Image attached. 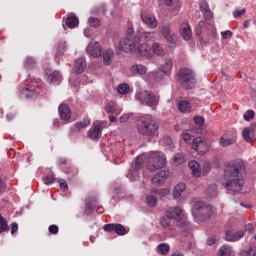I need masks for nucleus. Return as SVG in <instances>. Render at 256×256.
<instances>
[{"instance_id": "obj_1", "label": "nucleus", "mask_w": 256, "mask_h": 256, "mask_svg": "<svg viewBox=\"0 0 256 256\" xmlns=\"http://www.w3.org/2000/svg\"><path fill=\"white\" fill-rule=\"evenodd\" d=\"M241 169H243L241 165L231 163L225 167L224 179H226V183H224V187L228 191H232L233 193L243 191L245 180H243V176L241 175Z\"/></svg>"}, {"instance_id": "obj_2", "label": "nucleus", "mask_w": 256, "mask_h": 256, "mask_svg": "<svg viewBox=\"0 0 256 256\" xmlns=\"http://www.w3.org/2000/svg\"><path fill=\"white\" fill-rule=\"evenodd\" d=\"M136 125L139 135H143L144 137H154L155 133L159 131L157 120L149 114L140 116Z\"/></svg>"}, {"instance_id": "obj_3", "label": "nucleus", "mask_w": 256, "mask_h": 256, "mask_svg": "<svg viewBox=\"0 0 256 256\" xmlns=\"http://www.w3.org/2000/svg\"><path fill=\"white\" fill-rule=\"evenodd\" d=\"M166 213L170 217H178L172 218L173 221H175L178 229H181V231H184V233L191 231V221H189L188 217L183 214V209L177 206L170 207L167 209Z\"/></svg>"}, {"instance_id": "obj_4", "label": "nucleus", "mask_w": 256, "mask_h": 256, "mask_svg": "<svg viewBox=\"0 0 256 256\" xmlns=\"http://www.w3.org/2000/svg\"><path fill=\"white\" fill-rule=\"evenodd\" d=\"M192 216L196 221H207L213 217V206L204 201H196L192 205Z\"/></svg>"}, {"instance_id": "obj_5", "label": "nucleus", "mask_w": 256, "mask_h": 256, "mask_svg": "<svg viewBox=\"0 0 256 256\" xmlns=\"http://www.w3.org/2000/svg\"><path fill=\"white\" fill-rule=\"evenodd\" d=\"M178 81L181 87H184L186 90L195 89V85H197L195 74H193V71L187 68H182L178 72Z\"/></svg>"}, {"instance_id": "obj_6", "label": "nucleus", "mask_w": 256, "mask_h": 256, "mask_svg": "<svg viewBox=\"0 0 256 256\" xmlns=\"http://www.w3.org/2000/svg\"><path fill=\"white\" fill-rule=\"evenodd\" d=\"M141 43V37L137 35H128L119 42L118 49L124 53H133L137 51V45Z\"/></svg>"}, {"instance_id": "obj_7", "label": "nucleus", "mask_w": 256, "mask_h": 256, "mask_svg": "<svg viewBox=\"0 0 256 256\" xmlns=\"http://www.w3.org/2000/svg\"><path fill=\"white\" fill-rule=\"evenodd\" d=\"M135 97L141 105H146V107H157L159 105V95H155L149 90L136 92Z\"/></svg>"}, {"instance_id": "obj_8", "label": "nucleus", "mask_w": 256, "mask_h": 256, "mask_svg": "<svg viewBox=\"0 0 256 256\" xmlns=\"http://www.w3.org/2000/svg\"><path fill=\"white\" fill-rule=\"evenodd\" d=\"M167 165V160H165V154L163 152H151L148 157V169L152 173L158 171V169H163Z\"/></svg>"}, {"instance_id": "obj_9", "label": "nucleus", "mask_w": 256, "mask_h": 256, "mask_svg": "<svg viewBox=\"0 0 256 256\" xmlns=\"http://www.w3.org/2000/svg\"><path fill=\"white\" fill-rule=\"evenodd\" d=\"M39 89V80H33L29 78L24 88L20 91V94L22 97H25L26 99H31L37 95V90Z\"/></svg>"}, {"instance_id": "obj_10", "label": "nucleus", "mask_w": 256, "mask_h": 256, "mask_svg": "<svg viewBox=\"0 0 256 256\" xmlns=\"http://www.w3.org/2000/svg\"><path fill=\"white\" fill-rule=\"evenodd\" d=\"M46 79L50 85H59L63 81V76L59 70H53L52 68H46L44 71Z\"/></svg>"}, {"instance_id": "obj_11", "label": "nucleus", "mask_w": 256, "mask_h": 256, "mask_svg": "<svg viewBox=\"0 0 256 256\" xmlns=\"http://www.w3.org/2000/svg\"><path fill=\"white\" fill-rule=\"evenodd\" d=\"M104 231L107 233H117V235L123 236L129 233V230L123 226V224H106L104 225Z\"/></svg>"}, {"instance_id": "obj_12", "label": "nucleus", "mask_w": 256, "mask_h": 256, "mask_svg": "<svg viewBox=\"0 0 256 256\" xmlns=\"http://www.w3.org/2000/svg\"><path fill=\"white\" fill-rule=\"evenodd\" d=\"M160 33L166 39L167 43H171L172 45H175V43H177V35L171 33V26L169 25L162 26L160 28Z\"/></svg>"}, {"instance_id": "obj_13", "label": "nucleus", "mask_w": 256, "mask_h": 256, "mask_svg": "<svg viewBox=\"0 0 256 256\" xmlns=\"http://www.w3.org/2000/svg\"><path fill=\"white\" fill-rule=\"evenodd\" d=\"M86 52L88 55H91V57H101V44H99V42L91 41L86 48Z\"/></svg>"}, {"instance_id": "obj_14", "label": "nucleus", "mask_w": 256, "mask_h": 256, "mask_svg": "<svg viewBox=\"0 0 256 256\" xmlns=\"http://www.w3.org/2000/svg\"><path fill=\"white\" fill-rule=\"evenodd\" d=\"M169 175V171L161 170L159 173L152 177L151 181L153 185H163V183H165V181H167L169 178Z\"/></svg>"}, {"instance_id": "obj_15", "label": "nucleus", "mask_w": 256, "mask_h": 256, "mask_svg": "<svg viewBox=\"0 0 256 256\" xmlns=\"http://www.w3.org/2000/svg\"><path fill=\"white\" fill-rule=\"evenodd\" d=\"M58 113L62 121H69V119H71V108L68 104H60L58 107Z\"/></svg>"}, {"instance_id": "obj_16", "label": "nucleus", "mask_w": 256, "mask_h": 256, "mask_svg": "<svg viewBox=\"0 0 256 256\" xmlns=\"http://www.w3.org/2000/svg\"><path fill=\"white\" fill-rule=\"evenodd\" d=\"M102 131L103 127H101V124H93V128H90L88 131V137L92 139V141H99Z\"/></svg>"}, {"instance_id": "obj_17", "label": "nucleus", "mask_w": 256, "mask_h": 256, "mask_svg": "<svg viewBox=\"0 0 256 256\" xmlns=\"http://www.w3.org/2000/svg\"><path fill=\"white\" fill-rule=\"evenodd\" d=\"M173 219H178V216H170L166 213V215L160 218V225L166 231H172L173 226L171 225Z\"/></svg>"}, {"instance_id": "obj_18", "label": "nucleus", "mask_w": 256, "mask_h": 256, "mask_svg": "<svg viewBox=\"0 0 256 256\" xmlns=\"http://www.w3.org/2000/svg\"><path fill=\"white\" fill-rule=\"evenodd\" d=\"M245 237V231L240 230V231H233V230H228L226 231L225 239L230 242H235L239 241L240 239H243Z\"/></svg>"}, {"instance_id": "obj_19", "label": "nucleus", "mask_w": 256, "mask_h": 256, "mask_svg": "<svg viewBox=\"0 0 256 256\" xmlns=\"http://www.w3.org/2000/svg\"><path fill=\"white\" fill-rule=\"evenodd\" d=\"M141 19L144 25H147L149 29H157V18L154 15L142 14Z\"/></svg>"}, {"instance_id": "obj_20", "label": "nucleus", "mask_w": 256, "mask_h": 256, "mask_svg": "<svg viewBox=\"0 0 256 256\" xmlns=\"http://www.w3.org/2000/svg\"><path fill=\"white\" fill-rule=\"evenodd\" d=\"M136 53H138V55H140V57H151V48L149 47V45H147V43H141L139 42L136 46Z\"/></svg>"}, {"instance_id": "obj_21", "label": "nucleus", "mask_w": 256, "mask_h": 256, "mask_svg": "<svg viewBox=\"0 0 256 256\" xmlns=\"http://www.w3.org/2000/svg\"><path fill=\"white\" fill-rule=\"evenodd\" d=\"M180 35L183 37L184 41H191L193 33L191 32V26L189 25V22H185L181 25Z\"/></svg>"}, {"instance_id": "obj_22", "label": "nucleus", "mask_w": 256, "mask_h": 256, "mask_svg": "<svg viewBox=\"0 0 256 256\" xmlns=\"http://www.w3.org/2000/svg\"><path fill=\"white\" fill-rule=\"evenodd\" d=\"M255 131L256 129L252 126V124L250 125V127H246L243 129L242 137L244 141H246V143H251V141H253L255 137Z\"/></svg>"}, {"instance_id": "obj_23", "label": "nucleus", "mask_w": 256, "mask_h": 256, "mask_svg": "<svg viewBox=\"0 0 256 256\" xmlns=\"http://www.w3.org/2000/svg\"><path fill=\"white\" fill-rule=\"evenodd\" d=\"M205 147L207 145L205 144V141H203V138H194L192 141V149L196 151L197 153H205Z\"/></svg>"}, {"instance_id": "obj_24", "label": "nucleus", "mask_w": 256, "mask_h": 256, "mask_svg": "<svg viewBox=\"0 0 256 256\" xmlns=\"http://www.w3.org/2000/svg\"><path fill=\"white\" fill-rule=\"evenodd\" d=\"M87 67V62L85 61V58H78L75 61L74 71L77 73V75H81L83 71H85V68Z\"/></svg>"}, {"instance_id": "obj_25", "label": "nucleus", "mask_w": 256, "mask_h": 256, "mask_svg": "<svg viewBox=\"0 0 256 256\" xmlns=\"http://www.w3.org/2000/svg\"><path fill=\"white\" fill-rule=\"evenodd\" d=\"M178 110L180 111V113H191L192 111L191 102L187 100L179 101Z\"/></svg>"}, {"instance_id": "obj_26", "label": "nucleus", "mask_w": 256, "mask_h": 256, "mask_svg": "<svg viewBox=\"0 0 256 256\" xmlns=\"http://www.w3.org/2000/svg\"><path fill=\"white\" fill-rule=\"evenodd\" d=\"M91 125V119H83L80 122H76L74 127L71 128V131H81V129H86Z\"/></svg>"}, {"instance_id": "obj_27", "label": "nucleus", "mask_w": 256, "mask_h": 256, "mask_svg": "<svg viewBox=\"0 0 256 256\" xmlns=\"http://www.w3.org/2000/svg\"><path fill=\"white\" fill-rule=\"evenodd\" d=\"M98 203H99V200L97 199V197H90L86 203L85 212L91 213V211H93V209L97 207Z\"/></svg>"}, {"instance_id": "obj_28", "label": "nucleus", "mask_w": 256, "mask_h": 256, "mask_svg": "<svg viewBox=\"0 0 256 256\" xmlns=\"http://www.w3.org/2000/svg\"><path fill=\"white\" fill-rule=\"evenodd\" d=\"M65 25L69 29H75V27H79V17L77 16H69L65 20Z\"/></svg>"}, {"instance_id": "obj_29", "label": "nucleus", "mask_w": 256, "mask_h": 256, "mask_svg": "<svg viewBox=\"0 0 256 256\" xmlns=\"http://www.w3.org/2000/svg\"><path fill=\"white\" fill-rule=\"evenodd\" d=\"M114 56H115V52L113 51V49H108L104 51L102 54L104 64L111 65Z\"/></svg>"}, {"instance_id": "obj_30", "label": "nucleus", "mask_w": 256, "mask_h": 256, "mask_svg": "<svg viewBox=\"0 0 256 256\" xmlns=\"http://www.w3.org/2000/svg\"><path fill=\"white\" fill-rule=\"evenodd\" d=\"M132 75H145L147 68L141 64H136L130 68Z\"/></svg>"}, {"instance_id": "obj_31", "label": "nucleus", "mask_w": 256, "mask_h": 256, "mask_svg": "<svg viewBox=\"0 0 256 256\" xmlns=\"http://www.w3.org/2000/svg\"><path fill=\"white\" fill-rule=\"evenodd\" d=\"M232 255H233V248H231V246L227 244L221 246L217 253V256H232Z\"/></svg>"}, {"instance_id": "obj_32", "label": "nucleus", "mask_w": 256, "mask_h": 256, "mask_svg": "<svg viewBox=\"0 0 256 256\" xmlns=\"http://www.w3.org/2000/svg\"><path fill=\"white\" fill-rule=\"evenodd\" d=\"M188 167L191 169L192 174L194 175V177H200L201 176V171L199 170V162H197L195 160H191L188 163Z\"/></svg>"}, {"instance_id": "obj_33", "label": "nucleus", "mask_w": 256, "mask_h": 256, "mask_svg": "<svg viewBox=\"0 0 256 256\" xmlns=\"http://www.w3.org/2000/svg\"><path fill=\"white\" fill-rule=\"evenodd\" d=\"M185 189H187V185H185V183H179L176 185L173 191L174 199H179V197H181V193H183Z\"/></svg>"}, {"instance_id": "obj_34", "label": "nucleus", "mask_w": 256, "mask_h": 256, "mask_svg": "<svg viewBox=\"0 0 256 256\" xmlns=\"http://www.w3.org/2000/svg\"><path fill=\"white\" fill-rule=\"evenodd\" d=\"M234 143H235V139L229 138V136H227V134H224L219 140V144L221 145V147H229L230 145H233Z\"/></svg>"}, {"instance_id": "obj_35", "label": "nucleus", "mask_w": 256, "mask_h": 256, "mask_svg": "<svg viewBox=\"0 0 256 256\" xmlns=\"http://www.w3.org/2000/svg\"><path fill=\"white\" fill-rule=\"evenodd\" d=\"M24 67L28 70L35 69V67H37V60L31 56L26 57Z\"/></svg>"}, {"instance_id": "obj_36", "label": "nucleus", "mask_w": 256, "mask_h": 256, "mask_svg": "<svg viewBox=\"0 0 256 256\" xmlns=\"http://www.w3.org/2000/svg\"><path fill=\"white\" fill-rule=\"evenodd\" d=\"M171 69H173V60L171 59L167 60L160 66V71H162L164 75H169V73H171Z\"/></svg>"}, {"instance_id": "obj_37", "label": "nucleus", "mask_w": 256, "mask_h": 256, "mask_svg": "<svg viewBox=\"0 0 256 256\" xmlns=\"http://www.w3.org/2000/svg\"><path fill=\"white\" fill-rule=\"evenodd\" d=\"M152 51L154 55H157L158 57H163V55H165V49H163V46L158 42L153 43Z\"/></svg>"}, {"instance_id": "obj_38", "label": "nucleus", "mask_w": 256, "mask_h": 256, "mask_svg": "<svg viewBox=\"0 0 256 256\" xmlns=\"http://www.w3.org/2000/svg\"><path fill=\"white\" fill-rule=\"evenodd\" d=\"M150 79H153L154 81H156L157 83H159V81H163V78L165 77V74L163 71L160 70H156L154 72H151L149 74Z\"/></svg>"}, {"instance_id": "obj_39", "label": "nucleus", "mask_w": 256, "mask_h": 256, "mask_svg": "<svg viewBox=\"0 0 256 256\" xmlns=\"http://www.w3.org/2000/svg\"><path fill=\"white\" fill-rule=\"evenodd\" d=\"M240 256H256V246H249L239 252Z\"/></svg>"}, {"instance_id": "obj_40", "label": "nucleus", "mask_w": 256, "mask_h": 256, "mask_svg": "<svg viewBox=\"0 0 256 256\" xmlns=\"http://www.w3.org/2000/svg\"><path fill=\"white\" fill-rule=\"evenodd\" d=\"M144 162H145V155L142 154L136 158L135 165H134V169L136 172L141 171Z\"/></svg>"}, {"instance_id": "obj_41", "label": "nucleus", "mask_w": 256, "mask_h": 256, "mask_svg": "<svg viewBox=\"0 0 256 256\" xmlns=\"http://www.w3.org/2000/svg\"><path fill=\"white\" fill-rule=\"evenodd\" d=\"M171 247L167 243H161L157 246V251L160 255H167L169 253Z\"/></svg>"}, {"instance_id": "obj_42", "label": "nucleus", "mask_w": 256, "mask_h": 256, "mask_svg": "<svg viewBox=\"0 0 256 256\" xmlns=\"http://www.w3.org/2000/svg\"><path fill=\"white\" fill-rule=\"evenodd\" d=\"M206 194H207L211 199H215V197H217V185H216V184H211V185L207 188Z\"/></svg>"}, {"instance_id": "obj_43", "label": "nucleus", "mask_w": 256, "mask_h": 256, "mask_svg": "<svg viewBox=\"0 0 256 256\" xmlns=\"http://www.w3.org/2000/svg\"><path fill=\"white\" fill-rule=\"evenodd\" d=\"M9 231V225L7 224V219L0 214V233H5Z\"/></svg>"}, {"instance_id": "obj_44", "label": "nucleus", "mask_w": 256, "mask_h": 256, "mask_svg": "<svg viewBox=\"0 0 256 256\" xmlns=\"http://www.w3.org/2000/svg\"><path fill=\"white\" fill-rule=\"evenodd\" d=\"M152 195H158V197L163 198L169 195V189H155L151 191Z\"/></svg>"}, {"instance_id": "obj_45", "label": "nucleus", "mask_w": 256, "mask_h": 256, "mask_svg": "<svg viewBox=\"0 0 256 256\" xmlns=\"http://www.w3.org/2000/svg\"><path fill=\"white\" fill-rule=\"evenodd\" d=\"M174 165H183L185 163V155L178 153L173 157Z\"/></svg>"}, {"instance_id": "obj_46", "label": "nucleus", "mask_w": 256, "mask_h": 256, "mask_svg": "<svg viewBox=\"0 0 256 256\" xmlns=\"http://www.w3.org/2000/svg\"><path fill=\"white\" fill-rule=\"evenodd\" d=\"M88 25L90 27H94V28L100 27L101 26V20H99V18H97V17H90L88 19Z\"/></svg>"}, {"instance_id": "obj_47", "label": "nucleus", "mask_w": 256, "mask_h": 256, "mask_svg": "<svg viewBox=\"0 0 256 256\" xmlns=\"http://www.w3.org/2000/svg\"><path fill=\"white\" fill-rule=\"evenodd\" d=\"M146 204L148 207H156L157 206V197L153 195H149L146 197Z\"/></svg>"}, {"instance_id": "obj_48", "label": "nucleus", "mask_w": 256, "mask_h": 256, "mask_svg": "<svg viewBox=\"0 0 256 256\" xmlns=\"http://www.w3.org/2000/svg\"><path fill=\"white\" fill-rule=\"evenodd\" d=\"M118 93H120V95H126V93H129V85L120 84L118 86Z\"/></svg>"}, {"instance_id": "obj_49", "label": "nucleus", "mask_w": 256, "mask_h": 256, "mask_svg": "<svg viewBox=\"0 0 256 256\" xmlns=\"http://www.w3.org/2000/svg\"><path fill=\"white\" fill-rule=\"evenodd\" d=\"M244 121H251V119L255 118V111L253 110H248L244 115H243Z\"/></svg>"}, {"instance_id": "obj_50", "label": "nucleus", "mask_w": 256, "mask_h": 256, "mask_svg": "<svg viewBox=\"0 0 256 256\" xmlns=\"http://www.w3.org/2000/svg\"><path fill=\"white\" fill-rule=\"evenodd\" d=\"M194 123L195 125H197L198 127H203L204 123H205V118L201 117V116H195L194 117Z\"/></svg>"}, {"instance_id": "obj_51", "label": "nucleus", "mask_w": 256, "mask_h": 256, "mask_svg": "<svg viewBox=\"0 0 256 256\" xmlns=\"http://www.w3.org/2000/svg\"><path fill=\"white\" fill-rule=\"evenodd\" d=\"M43 182L45 183V185H52V183H55V176L54 175L46 176L43 179Z\"/></svg>"}, {"instance_id": "obj_52", "label": "nucleus", "mask_w": 256, "mask_h": 256, "mask_svg": "<svg viewBox=\"0 0 256 256\" xmlns=\"http://www.w3.org/2000/svg\"><path fill=\"white\" fill-rule=\"evenodd\" d=\"M48 230L51 235H57V233H59V226L52 224L49 226Z\"/></svg>"}, {"instance_id": "obj_53", "label": "nucleus", "mask_w": 256, "mask_h": 256, "mask_svg": "<svg viewBox=\"0 0 256 256\" xmlns=\"http://www.w3.org/2000/svg\"><path fill=\"white\" fill-rule=\"evenodd\" d=\"M209 10H210V8H209V4L207 2L203 1V2L200 3V11L205 13Z\"/></svg>"}, {"instance_id": "obj_54", "label": "nucleus", "mask_w": 256, "mask_h": 256, "mask_svg": "<svg viewBox=\"0 0 256 256\" xmlns=\"http://www.w3.org/2000/svg\"><path fill=\"white\" fill-rule=\"evenodd\" d=\"M65 49H66L65 43H62V44H60L58 46V48H57V51H58L57 55H58V57H61V55H63V53H65Z\"/></svg>"}, {"instance_id": "obj_55", "label": "nucleus", "mask_w": 256, "mask_h": 256, "mask_svg": "<svg viewBox=\"0 0 256 256\" xmlns=\"http://www.w3.org/2000/svg\"><path fill=\"white\" fill-rule=\"evenodd\" d=\"M144 38L146 41H151V39H155V32H144Z\"/></svg>"}, {"instance_id": "obj_56", "label": "nucleus", "mask_w": 256, "mask_h": 256, "mask_svg": "<svg viewBox=\"0 0 256 256\" xmlns=\"http://www.w3.org/2000/svg\"><path fill=\"white\" fill-rule=\"evenodd\" d=\"M222 38L223 39H229L231 37H233V32H231L230 30H226L221 32Z\"/></svg>"}, {"instance_id": "obj_57", "label": "nucleus", "mask_w": 256, "mask_h": 256, "mask_svg": "<svg viewBox=\"0 0 256 256\" xmlns=\"http://www.w3.org/2000/svg\"><path fill=\"white\" fill-rule=\"evenodd\" d=\"M105 111H106V113H110V114L115 113V106H114V104H108L105 107Z\"/></svg>"}, {"instance_id": "obj_58", "label": "nucleus", "mask_w": 256, "mask_h": 256, "mask_svg": "<svg viewBox=\"0 0 256 256\" xmlns=\"http://www.w3.org/2000/svg\"><path fill=\"white\" fill-rule=\"evenodd\" d=\"M245 13V9L242 10H235L233 12V15L235 17V19H239V17H243V14Z\"/></svg>"}, {"instance_id": "obj_59", "label": "nucleus", "mask_w": 256, "mask_h": 256, "mask_svg": "<svg viewBox=\"0 0 256 256\" xmlns=\"http://www.w3.org/2000/svg\"><path fill=\"white\" fill-rule=\"evenodd\" d=\"M17 231H19V225L16 222H14L11 224V235H15Z\"/></svg>"}, {"instance_id": "obj_60", "label": "nucleus", "mask_w": 256, "mask_h": 256, "mask_svg": "<svg viewBox=\"0 0 256 256\" xmlns=\"http://www.w3.org/2000/svg\"><path fill=\"white\" fill-rule=\"evenodd\" d=\"M203 171L207 173H211V164L209 162H204Z\"/></svg>"}, {"instance_id": "obj_61", "label": "nucleus", "mask_w": 256, "mask_h": 256, "mask_svg": "<svg viewBox=\"0 0 256 256\" xmlns=\"http://www.w3.org/2000/svg\"><path fill=\"white\" fill-rule=\"evenodd\" d=\"M60 189H63V191H67L69 189V185L67 184V181L65 180H60Z\"/></svg>"}, {"instance_id": "obj_62", "label": "nucleus", "mask_w": 256, "mask_h": 256, "mask_svg": "<svg viewBox=\"0 0 256 256\" xmlns=\"http://www.w3.org/2000/svg\"><path fill=\"white\" fill-rule=\"evenodd\" d=\"M203 15L207 21L213 19V13L211 12V9L204 12Z\"/></svg>"}, {"instance_id": "obj_63", "label": "nucleus", "mask_w": 256, "mask_h": 256, "mask_svg": "<svg viewBox=\"0 0 256 256\" xmlns=\"http://www.w3.org/2000/svg\"><path fill=\"white\" fill-rule=\"evenodd\" d=\"M131 117V114H124L120 117V123H127L129 121V118Z\"/></svg>"}, {"instance_id": "obj_64", "label": "nucleus", "mask_w": 256, "mask_h": 256, "mask_svg": "<svg viewBox=\"0 0 256 256\" xmlns=\"http://www.w3.org/2000/svg\"><path fill=\"white\" fill-rule=\"evenodd\" d=\"M57 165H59V167H61V165H67V158H58Z\"/></svg>"}]
</instances>
